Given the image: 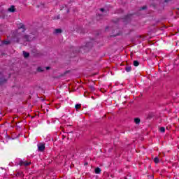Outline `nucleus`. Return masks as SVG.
<instances>
[{"mask_svg": "<svg viewBox=\"0 0 179 179\" xmlns=\"http://www.w3.org/2000/svg\"><path fill=\"white\" fill-rule=\"evenodd\" d=\"M31 164V162H28L27 161H23V160H20V162H19V166H29Z\"/></svg>", "mask_w": 179, "mask_h": 179, "instance_id": "obj_1", "label": "nucleus"}, {"mask_svg": "<svg viewBox=\"0 0 179 179\" xmlns=\"http://www.w3.org/2000/svg\"><path fill=\"white\" fill-rule=\"evenodd\" d=\"M16 37H23L24 41H30V38H29V36L27 35H21V34H17L15 35Z\"/></svg>", "mask_w": 179, "mask_h": 179, "instance_id": "obj_2", "label": "nucleus"}, {"mask_svg": "<svg viewBox=\"0 0 179 179\" xmlns=\"http://www.w3.org/2000/svg\"><path fill=\"white\" fill-rule=\"evenodd\" d=\"M44 149H45V145L44 144H38V150L39 152H43Z\"/></svg>", "mask_w": 179, "mask_h": 179, "instance_id": "obj_3", "label": "nucleus"}, {"mask_svg": "<svg viewBox=\"0 0 179 179\" xmlns=\"http://www.w3.org/2000/svg\"><path fill=\"white\" fill-rule=\"evenodd\" d=\"M18 29L19 30L22 29V33H24V31H26V28L24 27V25L23 24H20Z\"/></svg>", "mask_w": 179, "mask_h": 179, "instance_id": "obj_4", "label": "nucleus"}, {"mask_svg": "<svg viewBox=\"0 0 179 179\" xmlns=\"http://www.w3.org/2000/svg\"><path fill=\"white\" fill-rule=\"evenodd\" d=\"M160 162V159H159V157H156L155 158H154V163H156V164H157V163H159Z\"/></svg>", "mask_w": 179, "mask_h": 179, "instance_id": "obj_5", "label": "nucleus"}, {"mask_svg": "<svg viewBox=\"0 0 179 179\" xmlns=\"http://www.w3.org/2000/svg\"><path fill=\"white\" fill-rule=\"evenodd\" d=\"M23 55H24V58H27L30 55V53L23 51Z\"/></svg>", "mask_w": 179, "mask_h": 179, "instance_id": "obj_6", "label": "nucleus"}, {"mask_svg": "<svg viewBox=\"0 0 179 179\" xmlns=\"http://www.w3.org/2000/svg\"><path fill=\"white\" fill-rule=\"evenodd\" d=\"M62 30L61 29H55V34H58L62 33Z\"/></svg>", "mask_w": 179, "mask_h": 179, "instance_id": "obj_7", "label": "nucleus"}, {"mask_svg": "<svg viewBox=\"0 0 179 179\" xmlns=\"http://www.w3.org/2000/svg\"><path fill=\"white\" fill-rule=\"evenodd\" d=\"M95 173L96 174H100V173H101V169H100V168L95 169Z\"/></svg>", "mask_w": 179, "mask_h": 179, "instance_id": "obj_8", "label": "nucleus"}, {"mask_svg": "<svg viewBox=\"0 0 179 179\" xmlns=\"http://www.w3.org/2000/svg\"><path fill=\"white\" fill-rule=\"evenodd\" d=\"M8 12H15V6H12L8 9Z\"/></svg>", "mask_w": 179, "mask_h": 179, "instance_id": "obj_9", "label": "nucleus"}, {"mask_svg": "<svg viewBox=\"0 0 179 179\" xmlns=\"http://www.w3.org/2000/svg\"><path fill=\"white\" fill-rule=\"evenodd\" d=\"M135 124H140L141 123V119L139 118H135L134 119Z\"/></svg>", "mask_w": 179, "mask_h": 179, "instance_id": "obj_10", "label": "nucleus"}, {"mask_svg": "<svg viewBox=\"0 0 179 179\" xmlns=\"http://www.w3.org/2000/svg\"><path fill=\"white\" fill-rule=\"evenodd\" d=\"M132 68L131 66H127L125 67V71H127V72H131Z\"/></svg>", "mask_w": 179, "mask_h": 179, "instance_id": "obj_11", "label": "nucleus"}, {"mask_svg": "<svg viewBox=\"0 0 179 179\" xmlns=\"http://www.w3.org/2000/svg\"><path fill=\"white\" fill-rule=\"evenodd\" d=\"M159 131L160 132L164 133L166 132V129L164 127H160Z\"/></svg>", "mask_w": 179, "mask_h": 179, "instance_id": "obj_12", "label": "nucleus"}, {"mask_svg": "<svg viewBox=\"0 0 179 179\" xmlns=\"http://www.w3.org/2000/svg\"><path fill=\"white\" fill-rule=\"evenodd\" d=\"M134 66H138L139 65V62L136 60L134 61Z\"/></svg>", "mask_w": 179, "mask_h": 179, "instance_id": "obj_13", "label": "nucleus"}, {"mask_svg": "<svg viewBox=\"0 0 179 179\" xmlns=\"http://www.w3.org/2000/svg\"><path fill=\"white\" fill-rule=\"evenodd\" d=\"M81 107V105L80 104H76L75 108H76V110H79V108Z\"/></svg>", "mask_w": 179, "mask_h": 179, "instance_id": "obj_14", "label": "nucleus"}, {"mask_svg": "<svg viewBox=\"0 0 179 179\" xmlns=\"http://www.w3.org/2000/svg\"><path fill=\"white\" fill-rule=\"evenodd\" d=\"M43 71H44V70L43 69V68H41V67L38 68V72H43Z\"/></svg>", "mask_w": 179, "mask_h": 179, "instance_id": "obj_15", "label": "nucleus"}, {"mask_svg": "<svg viewBox=\"0 0 179 179\" xmlns=\"http://www.w3.org/2000/svg\"><path fill=\"white\" fill-rule=\"evenodd\" d=\"M10 42H9V41H5L3 44H6V45H8V44H10Z\"/></svg>", "mask_w": 179, "mask_h": 179, "instance_id": "obj_16", "label": "nucleus"}, {"mask_svg": "<svg viewBox=\"0 0 179 179\" xmlns=\"http://www.w3.org/2000/svg\"><path fill=\"white\" fill-rule=\"evenodd\" d=\"M101 12H104V8H101Z\"/></svg>", "mask_w": 179, "mask_h": 179, "instance_id": "obj_17", "label": "nucleus"}, {"mask_svg": "<svg viewBox=\"0 0 179 179\" xmlns=\"http://www.w3.org/2000/svg\"><path fill=\"white\" fill-rule=\"evenodd\" d=\"M142 9H143V10L146 9V6H143V7L142 8Z\"/></svg>", "mask_w": 179, "mask_h": 179, "instance_id": "obj_18", "label": "nucleus"}, {"mask_svg": "<svg viewBox=\"0 0 179 179\" xmlns=\"http://www.w3.org/2000/svg\"><path fill=\"white\" fill-rule=\"evenodd\" d=\"M169 1H170V0H165V2H169Z\"/></svg>", "mask_w": 179, "mask_h": 179, "instance_id": "obj_19", "label": "nucleus"}, {"mask_svg": "<svg viewBox=\"0 0 179 179\" xmlns=\"http://www.w3.org/2000/svg\"><path fill=\"white\" fill-rule=\"evenodd\" d=\"M16 41H17V43H19V39H17Z\"/></svg>", "mask_w": 179, "mask_h": 179, "instance_id": "obj_20", "label": "nucleus"}, {"mask_svg": "<svg viewBox=\"0 0 179 179\" xmlns=\"http://www.w3.org/2000/svg\"><path fill=\"white\" fill-rule=\"evenodd\" d=\"M46 69H47V70L50 69V67H46Z\"/></svg>", "mask_w": 179, "mask_h": 179, "instance_id": "obj_21", "label": "nucleus"}]
</instances>
